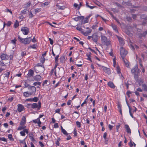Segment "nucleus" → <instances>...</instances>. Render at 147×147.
I'll return each instance as SVG.
<instances>
[{"label":"nucleus","instance_id":"obj_61","mask_svg":"<svg viewBox=\"0 0 147 147\" xmlns=\"http://www.w3.org/2000/svg\"><path fill=\"white\" fill-rule=\"evenodd\" d=\"M33 16V14L31 12H30L29 14V16L30 18H32Z\"/></svg>","mask_w":147,"mask_h":147},{"label":"nucleus","instance_id":"obj_25","mask_svg":"<svg viewBox=\"0 0 147 147\" xmlns=\"http://www.w3.org/2000/svg\"><path fill=\"white\" fill-rule=\"evenodd\" d=\"M27 11L28 12V10H27V9H25L24 10L21 11V12L22 14H25L26 13Z\"/></svg>","mask_w":147,"mask_h":147},{"label":"nucleus","instance_id":"obj_23","mask_svg":"<svg viewBox=\"0 0 147 147\" xmlns=\"http://www.w3.org/2000/svg\"><path fill=\"white\" fill-rule=\"evenodd\" d=\"M34 71H33L31 70L30 69L28 71V76H32L34 75Z\"/></svg>","mask_w":147,"mask_h":147},{"label":"nucleus","instance_id":"obj_41","mask_svg":"<svg viewBox=\"0 0 147 147\" xmlns=\"http://www.w3.org/2000/svg\"><path fill=\"white\" fill-rule=\"evenodd\" d=\"M41 84V83L39 82H35L33 83V85L35 86H36L37 85H38L39 86H40Z\"/></svg>","mask_w":147,"mask_h":147},{"label":"nucleus","instance_id":"obj_5","mask_svg":"<svg viewBox=\"0 0 147 147\" xmlns=\"http://www.w3.org/2000/svg\"><path fill=\"white\" fill-rule=\"evenodd\" d=\"M120 55L121 57L123 58L127 54V52L123 47H121L120 48Z\"/></svg>","mask_w":147,"mask_h":147},{"label":"nucleus","instance_id":"obj_8","mask_svg":"<svg viewBox=\"0 0 147 147\" xmlns=\"http://www.w3.org/2000/svg\"><path fill=\"white\" fill-rule=\"evenodd\" d=\"M29 90V92L30 93H31V95L34 93H35L36 91V88L34 86H31L29 87L28 88Z\"/></svg>","mask_w":147,"mask_h":147},{"label":"nucleus","instance_id":"obj_6","mask_svg":"<svg viewBox=\"0 0 147 147\" xmlns=\"http://www.w3.org/2000/svg\"><path fill=\"white\" fill-rule=\"evenodd\" d=\"M113 66L115 68L116 70L117 71L118 74H119L121 73V72L120 71V69L119 67L117 65L116 63V62L115 61V59L114 58L113 59Z\"/></svg>","mask_w":147,"mask_h":147},{"label":"nucleus","instance_id":"obj_58","mask_svg":"<svg viewBox=\"0 0 147 147\" xmlns=\"http://www.w3.org/2000/svg\"><path fill=\"white\" fill-rule=\"evenodd\" d=\"M24 133H26L27 134H28V131L27 129H24L23 130Z\"/></svg>","mask_w":147,"mask_h":147},{"label":"nucleus","instance_id":"obj_50","mask_svg":"<svg viewBox=\"0 0 147 147\" xmlns=\"http://www.w3.org/2000/svg\"><path fill=\"white\" fill-rule=\"evenodd\" d=\"M133 143H134V142H132V141H130L129 143V145L131 147H132L133 146Z\"/></svg>","mask_w":147,"mask_h":147},{"label":"nucleus","instance_id":"obj_16","mask_svg":"<svg viewBox=\"0 0 147 147\" xmlns=\"http://www.w3.org/2000/svg\"><path fill=\"white\" fill-rule=\"evenodd\" d=\"M117 38L119 40V43L122 45H123L124 44V42L123 39L121 37L117 36Z\"/></svg>","mask_w":147,"mask_h":147},{"label":"nucleus","instance_id":"obj_11","mask_svg":"<svg viewBox=\"0 0 147 147\" xmlns=\"http://www.w3.org/2000/svg\"><path fill=\"white\" fill-rule=\"evenodd\" d=\"M98 35L96 33L93 34L92 35V40L95 42H97Z\"/></svg>","mask_w":147,"mask_h":147},{"label":"nucleus","instance_id":"obj_24","mask_svg":"<svg viewBox=\"0 0 147 147\" xmlns=\"http://www.w3.org/2000/svg\"><path fill=\"white\" fill-rule=\"evenodd\" d=\"M91 31H92L90 29H89L87 31L84 33V34L85 36H87L91 32Z\"/></svg>","mask_w":147,"mask_h":147},{"label":"nucleus","instance_id":"obj_33","mask_svg":"<svg viewBox=\"0 0 147 147\" xmlns=\"http://www.w3.org/2000/svg\"><path fill=\"white\" fill-rule=\"evenodd\" d=\"M54 73H55V75H56V70L54 69H52L51 71L50 72L51 75H52L53 74V73H54Z\"/></svg>","mask_w":147,"mask_h":147},{"label":"nucleus","instance_id":"obj_22","mask_svg":"<svg viewBox=\"0 0 147 147\" xmlns=\"http://www.w3.org/2000/svg\"><path fill=\"white\" fill-rule=\"evenodd\" d=\"M31 3L30 2H28L26 4L24 5V7L26 9H27L31 5Z\"/></svg>","mask_w":147,"mask_h":147},{"label":"nucleus","instance_id":"obj_40","mask_svg":"<svg viewBox=\"0 0 147 147\" xmlns=\"http://www.w3.org/2000/svg\"><path fill=\"white\" fill-rule=\"evenodd\" d=\"M131 48L133 49V50H134V49H135V48H136V49H138V46H137V45H135V47L133 45H131Z\"/></svg>","mask_w":147,"mask_h":147},{"label":"nucleus","instance_id":"obj_9","mask_svg":"<svg viewBox=\"0 0 147 147\" xmlns=\"http://www.w3.org/2000/svg\"><path fill=\"white\" fill-rule=\"evenodd\" d=\"M17 110L20 112H21L24 110V107L21 104H18L17 105Z\"/></svg>","mask_w":147,"mask_h":147},{"label":"nucleus","instance_id":"obj_39","mask_svg":"<svg viewBox=\"0 0 147 147\" xmlns=\"http://www.w3.org/2000/svg\"><path fill=\"white\" fill-rule=\"evenodd\" d=\"M76 124L78 127L80 128L81 127V123L80 122L76 121Z\"/></svg>","mask_w":147,"mask_h":147},{"label":"nucleus","instance_id":"obj_52","mask_svg":"<svg viewBox=\"0 0 147 147\" xmlns=\"http://www.w3.org/2000/svg\"><path fill=\"white\" fill-rule=\"evenodd\" d=\"M20 142V143L23 144H25V143H26L25 142L24 140H19Z\"/></svg>","mask_w":147,"mask_h":147},{"label":"nucleus","instance_id":"obj_30","mask_svg":"<svg viewBox=\"0 0 147 147\" xmlns=\"http://www.w3.org/2000/svg\"><path fill=\"white\" fill-rule=\"evenodd\" d=\"M142 87L144 91H147V85H146L145 84H143L142 85Z\"/></svg>","mask_w":147,"mask_h":147},{"label":"nucleus","instance_id":"obj_20","mask_svg":"<svg viewBox=\"0 0 147 147\" xmlns=\"http://www.w3.org/2000/svg\"><path fill=\"white\" fill-rule=\"evenodd\" d=\"M108 86L111 88H114L115 86L112 82H109L108 83Z\"/></svg>","mask_w":147,"mask_h":147},{"label":"nucleus","instance_id":"obj_53","mask_svg":"<svg viewBox=\"0 0 147 147\" xmlns=\"http://www.w3.org/2000/svg\"><path fill=\"white\" fill-rule=\"evenodd\" d=\"M0 65L1 66H4L5 65V64L4 63L3 61H0Z\"/></svg>","mask_w":147,"mask_h":147},{"label":"nucleus","instance_id":"obj_64","mask_svg":"<svg viewBox=\"0 0 147 147\" xmlns=\"http://www.w3.org/2000/svg\"><path fill=\"white\" fill-rule=\"evenodd\" d=\"M26 52H22L21 53V55L22 56H23L26 55Z\"/></svg>","mask_w":147,"mask_h":147},{"label":"nucleus","instance_id":"obj_63","mask_svg":"<svg viewBox=\"0 0 147 147\" xmlns=\"http://www.w3.org/2000/svg\"><path fill=\"white\" fill-rule=\"evenodd\" d=\"M13 97H11L8 98V100L10 102H11L13 100Z\"/></svg>","mask_w":147,"mask_h":147},{"label":"nucleus","instance_id":"obj_49","mask_svg":"<svg viewBox=\"0 0 147 147\" xmlns=\"http://www.w3.org/2000/svg\"><path fill=\"white\" fill-rule=\"evenodd\" d=\"M19 26V24L17 22H16L15 24H14V27L15 28H17Z\"/></svg>","mask_w":147,"mask_h":147},{"label":"nucleus","instance_id":"obj_56","mask_svg":"<svg viewBox=\"0 0 147 147\" xmlns=\"http://www.w3.org/2000/svg\"><path fill=\"white\" fill-rule=\"evenodd\" d=\"M22 129H24L23 126H19L18 128V130H20Z\"/></svg>","mask_w":147,"mask_h":147},{"label":"nucleus","instance_id":"obj_36","mask_svg":"<svg viewBox=\"0 0 147 147\" xmlns=\"http://www.w3.org/2000/svg\"><path fill=\"white\" fill-rule=\"evenodd\" d=\"M60 139L59 138H58L57 140V141L55 143L57 145V146H59V142L60 141Z\"/></svg>","mask_w":147,"mask_h":147},{"label":"nucleus","instance_id":"obj_57","mask_svg":"<svg viewBox=\"0 0 147 147\" xmlns=\"http://www.w3.org/2000/svg\"><path fill=\"white\" fill-rule=\"evenodd\" d=\"M49 40L50 41V43L51 45H53V41L51 38H49Z\"/></svg>","mask_w":147,"mask_h":147},{"label":"nucleus","instance_id":"obj_13","mask_svg":"<svg viewBox=\"0 0 147 147\" xmlns=\"http://www.w3.org/2000/svg\"><path fill=\"white\" fill-rule=\"evenodd\" d=\"M1 58L2 60H5L9 59V57L6 54H2L1 56Z\"/></svg>","mask_w":147,"mask_h":147},{"label":"nucleus","instance_id":"obj_27","mask_svg":"<svg viewBox=\"0 0 147 147\" xmlns=\"http://www.w3.org/2000/svg\"><path fill=\"white\" fill-rule=\"evenodd\" d=\"M124 62L125 63V64L126 66L127 67H128L129 66V63L128 61L126 60H124Z\"/></svg>","mask_w":147,"mask_h":147},{"label":"nucleus","instance_id":"obj_18","mask_svg":"<svg viewBox=\"0 0 147 147\" xmlns=\"http://www.w3.org/2000/svg\"><path fill=\"white\" fill-rule=\"evenodd\" d=\"M32 121L33 122L35 123H37V124H41V122L40 121V120L39 118H38L35 120H33Z\"/></svg>","mask_w":147,"mask_h":147},{"label":"nucleus","instance_id":"obj_34","mask_svg":"<svg viewBox=\"0 0 147 147\" xmlns=\"http://www.w3.org/2000/svg\"><path fill=\"white\" fill-rule=\"evenodd\" d=\"M120 124L119 123L116 126V130H117V131L118 132H119V128L120 127Z\"/></svg>","mask_w":147,"mask_h":147},{"label":"nucleus","instance_id":"obj_4","mask_svg":"<svg viewBox=\"0 0 147 147\" xmlns=\"http://www.w3.org/2000/svg\"><path fill=\"white\" fill-rule=\"evenodd\" d=\"M97 65L99 67H100V69L103 70L108 75L110 74L111 73V71L110 69L104 66H101L98 64H97Z\"/></svg>","mask_w":147,"mask_h":147},{"label":"nucleus","instance_id":"obj_51","mask_svg":"<svg viewBox=\"0 0 147 147\" xmlns=\"http://www.w3.org/2000/svg\"><path fill=\"white\" fill-rule=\"evenodd\" d=\"M76 29L78 30H79L80 31H82V30H83L82 29L81 27L78 26L76 27Z\"/></svg>","mask_w":147,"mask_h":147},{"label":"nucleus","instance_id":"obj_46","mask_svg":"<svg viewBox=\"0 0 147 147\" xmlns=\"http://www.w3.org/2000/svg\"><path fill=\"white\" fill-rule=\"evenodd\" d=\"M118 109L119 111V112L121 114H122V110L121 109V106L120 105H118Z\"/></svg>","mask_w":147,"mask_h":147},{"label":"nucleus","instance_id":"obj_59","mask_svg":"<svg viewBox=\"0 0 147 147\" xmlns=\"http://www.w3.org/2000/svg\"><path fill=\"white\" fill-rule=\"evenodd\" d=\"M39 143L41 147H43L44 146V145L43 144L42 142H40V141L39 142Z\"/></svg>","mask_w":147,"mask_h":147},{"label":"nucleus","instance_id":"obj_48","mask_svg":"<svg viewBox=\"0 0 147 147\" xmlns=\"http://www.w3.org/2000/svg\"><path fill=\"white\" fill-rule=\"evenodd\" d=\"M80 18V16L78 17H77L75 18H74V20L76 21H78L79 19Z\"/></svg>","mask_w":147,"mask_h":147},{"label":"nucleus","instance_id":"obj_29","mask_svg":"<svg viewBox=\"0 0 147 147\" xmlns=\"http://www.w3.org/2000/svg\"><path fill=\"white\" fill-rule=\"evenodd\" d=\"M91 54V53H90L89 54H87L86 55L87 57H88L87 59L90 61L91 62H92V61L91 60V56H90Z\"/></svg>","mask_w":147,"mask_h":147},{"label":"nucleus","instance_id":"obj_55","mask_svg":"<svg viewBox=\"0 0 147 147\" xmlns=\"http://www.w3.org/2000/svg\"><path fill=\"white\" fill-rule=\"evenodd\" d=\"M138 82L139 83V84L140 85H141L143 83V82L142 80H140L138 81Z\"/></svg>","mask_w":147,"mask_h":147},{"label":"nucleus","instance_id":"obj_31","mask_svg":"<svg viewBox=\"0 0 147 147\" xmlns=\"http://www.w3.org/2000/svg\"><path fill=\"white\" fill-rule=\"evenodd\" d=\"M8 138L10 140L13 141L14 140L13 138H12V136L11 134H9L8 135Z\"/></svg>","mask_w":147,"mask_h":147},{"label":"nucleus","instance_id":"obj_19","mask_svg":"<svg viewBox=\"0 0 147 147\" xmlns=\"http://www.w3.org/2000/svg\"><path fill=\"white\" fill-rule=\"evenodd\" d=\"M125 128L127 130V131L128 133H131V130L130 129L129 125H125Z\"/></svg>","mask_w":147,"mask_h":147},{"label":"nucleus","instance_id":"obj_45","mask_svg":"<svg viewBox=\"0 0 147 147\" xmlns=\"http://www.w3.org/2000/svg\"><path fill=\"white\" fill-rule=\"evenodd\" d=\"M16 40L15 39H14L11 40V43L13 45H15L16 43Z\"/></svg>","mask_w":147,"mask_h":147},{"label":"nucleus","instance_id":"obj_38","mask_svg":"<svg viewBox=\"0 0 147 147\" xmlns=\"http://www.w3.org/2000/svg\"><path fill=\"white\" fill-rule=\"evenodd\" d=\"M59 57V55H57L55 57V62L56 63H57L58 62Z\"/></svg>","mask_w":147,"mask_h":147},{"label":"nucleus","instance_id":"obj_17","mask_svg":"<svg viewBox=\"0 0 147 147\" xmlns=\"http://www.w3.org/2000/svg\"><path fill=\"white\" fill-rule=\"evenodd\" d=\"M34 79L36 81H39L41 79V76L39 75H37L34 76Z\"/></svg>","mask_w":147,"mask_h":147},{"label":"nucleus","instance_id":"obj_10","mask_svg":"<svg viewBox=\"0 0 147 147\" xmlns=\"http://www.w3.org/2000/svg\"><path fill=\"white\" fill-rule=\"evenodd\" d=\"M131 72L135 75L137 74L139 72V70L137 66H135L131 70Z\"/></svg>","mask_w":147,"mask_h":147},{"label":"nucleus","instance_id":"obj_3","mask_svg":"<svg viewBox=\"0 0 147 147\" xmlns=\"http://www.w3.org/2000/svg\"><path fill=\"white\" fill-rule=\"evenodd\" d=\"M28 105H31L32 108L33 109L37 108L38 110H39L41 107V103L40 101L38 102V103H33L32 104H29Z\"/></svg>","mask_w":147,"mask_h":147},{"label":"nucleus","instance_id":"obj_32","mask_svg":"<svg viewBox=\"0 0 147 147\" xmlns=\"http://www.w3.org/2000/svg\"><path fill=\"white\" fill-rule=\"evenodd\" d=\"M61 132L65 135L67 136L68 135V133L64 129H63L62 130H61Z\"/></svg>","mask_w":147,"mask_h":147},{"label":"nucleus","instance_id":"obj_14","mask_svg":"<svg viewBox=\"0 0 147 147\" xmlns=\"http://www.w3.org/2000/svg\"><path fill=\"white\" fill-rule=\"evenodd\" d=\"M37 45L36 44H34L32 45H31L29 46L28 47V49H30L32 48L34 49H36L37 47Z\"/></svg>","mask_w":147,"mask_h":147},{"label":"nucleus","instance_id":"obj_60","mask_svg":"<svg viewBox=\"0 0 147 147\" xmlns=\"http://www.w3.org/2000/svg\"><path fill=\"white\" fill-rule=\"evenodd\" d=\"M1 140L5 142H7V139H6L4 137L2 138L1 139Z\"/></svg>","mask_w":147,"mask_h":147},{"label":"nucleus","instance_id":"obj_12","mask_svg":"<svg viewBox=\"0 0 147 147\" xmlns=\"http://www.w3.org/2000/svg\"><path fill=\"white\" fill-rule=\"evenodd\" d=\"M23 95L25 97H28L31 95V93H30L29 91H27L24 92Z\"/></svg>","mask_w":147,"mask_h":147},{"label":"nucleus","instance_id":"obj_37","mask_svg":"<svg viewBox=\"0 0 147 147\" xmlns=\"http://www.w3.org/2000/svg\"><path fill=\"white\" fill-rule=\"evenodd\" d=\"M10 73L9 72H6L4 74L5 76L7 78H8L9 76V75Z\"/></svg>","mask_w":147,"mask_h":147},{"label":"nucleus","instance_id":"obj_21","mask_svg":"<svg viewBox=\"0 0 147 147\" xmlns=\"http://www.w3.org/2000/svg\"><path fill=\"white\" fill-rule=\"evenodd\" d=\"M111 26L113 30H114L116 32L118 33V31L117 28V26L113 24H112Z\"/></svg>","mask_w":147,"mask_h":147},{"label":"nucleus","instance_id":"obj_47","mask_svg":"<svg viewBox=\"0 0 147 147\" xmlns=\"http://www.w3.org/2000/svg\"><path fill=\"white\" fill-rule=\"evenodd\" d=\"M45 60V58L44 57H43L41 58L40 61L42 63H43L44 62Z\"/></svg>","mask_w":147,"mask_h":147},{"label":"nucleus","instance_id":"obj_7","mask_svg":"<svg viewBox=\"0 0 147 147\" xmlns=\"http://www.w3.org/2000/svg\"><path fill=\"white\" fill-rule=\"evenodd\" d=\"M21 30L23 34L24 35H27L29 31V29L26 27H22L21 29Z\"/></svg>","mask_w":147,"mask_h":147},{"label":"nucleus","instance_id":"obj_54","mask_svg":"<svg viewBox=\"0 0 147 147\" xmlns=\"http://www.w3.org/2000/svg\"><path fill=\"white\" fill-rule=\"evenodd\" d=\"M59 127L58 124L57 123H55L54 125V127L55 128H57Z\"/></svg>","mask_w":147,"mask_h":147},{"label":"nucleus","instance_id":"obj_2","mask_svg":"<svg viewBox=\"0 0 147 147\" xmlns=\"http://www.w3.org/2000/svg\"><path fill=\"white\" fill-rule=\"evenodd\" d=\"M101 40L102 43L107 46H108L110 44V40L107 39L106 37L103 35L101 36Z\"/></svg>","mask_w":147,"mask_h":147},{"label":"nucleus","instance_id":"obj_26","mask_svg":"<svg viewBox=\"0 0 147 147\" xmlns=\"http://www.w3.org/2000/svg\"><path fill=\"white\" fill-rule=\"evenodd\" d=\"M56 6L57 7V8L59 9L63 10L65 8V7L64 6H61L58 5H57Z\"/></svg>","mask_w":147,"mask_h":147},{"label":"nucleus","instance_id":"obj_15","mask_svg":"<svg viewBox=\"0 0 147 147\" xmlns=\"http://www.w3.org/2000/svg\"><path fill=\"white\" fill-rule=\"evenodd\" d=\"M26 123V118L25 117H23L20 123V125L22 126L25 124Z\"/></svg>","mask_w":147,"mask_h":147},{"label":"nucleus","instance_id":"obj_42","mask_svg":"<svg viewBox=\"0 0 147 147\" xmlns=\"http://www.w3.org/2000/svg\"><path fill=\"white\" fill-rule=\"evenodd\" d=\"M20 134L21 136H25V134L23 131H22L20 132Z\"/></svg>","mask_w":147,"mask_h":147},{"label":"nucleus","instance_id":"obj_1","mask_svg":"<svg viewBox=\"0 0 147 147\" xmlns=\"http://www.w3.org/2000/svg\"><path fill=\"white\" fill-rule=\"evenodd\" d=\"M18 39L19 41L21 43L24 45L29 44L31 42V37H29L26 38H22L20 36L18 35Z\"/></svg>","mask_w":147,"mask_h":147},{"label":"nucleus","instance_id":"obj_43","mask_svg":"<svg viewBox=\"0 0 147 147\" xmlns=\"http://www.w3.org/2000/svg\"><path fill=\"white\" fill-rule=\"evenodd\" d=\"M30 86V85L28 84V83L27 82H25L24 83V86L26 88L28 87H29V86Z\"/></svg>","mask_w":147,"mask_h":147},{"label":"nucleus","instance_id":"obj_35","mask_svg":"<svg viewBox=\"0 0 147 147\" xmlns=\"http://www.w3.org/2000/svg\"><path fill=\"white\" fill-rule=\"evenodd\" d=\"M38 100V98L37 97H34L32 98V102H37Z\"/></svg>","mask_w":147,"mask_h":147},{"label":"nucleus","instance_id":"obj_62","mask_svg":"<svg viewBox=\"0 0 147 147\" xmlns=\"http://www.w3.org/2000/svg\"><path fill=\"white\" fill-rule=\"evenodd\" d=\"M29 137L30 139L32 141H33L35 140L34 138L32 136H30Z\"/></svg>","mask_w":147,"mask_h":147},{"label":"nucleus","instance_id":"obj_28","mask_svg":"<svg viewBox=\"0 0 147 147\" xmlns=\"http://www.w3.org/2000/svg\"><path fill=\"white\" fill-rule=\"evenodd\" d=\"M107 136V133L106 132L104 133L103 134V138L105 140V142H107L108 140V139L106 138Z\"/></svg>","mask_w":147,"mask_h":147},{"label":"nucleus","instance_id":"obj_44","mask_svg":"<svg viewBox=\"0 0 147 147\" xmlns=\"http://www.w3.org/2000/svg\"><path fill=\"white\" fill-rule=\"evenodd\" d=\"M40 10H41L40 9H38V8H37V9H35L34 11H35V13H36L39 12L40 11Z\"/></svg>","mask_w":147,"mask_h":147}]
</instances>
